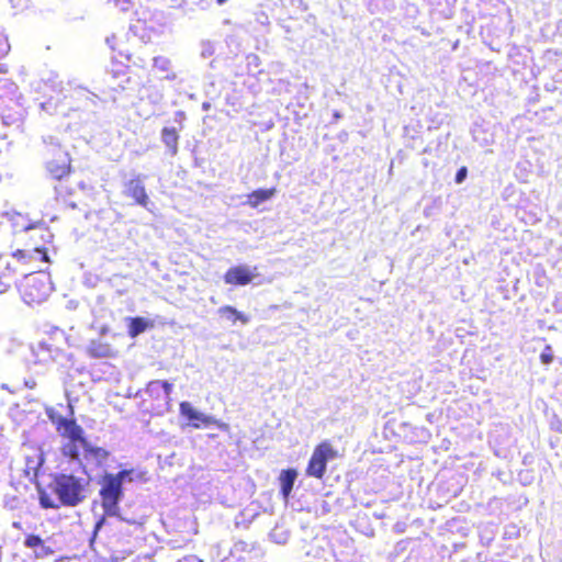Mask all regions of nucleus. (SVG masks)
I'll return each mask as SVG.
<instances>
[{
    "label": "nucleus",
    "mask_w": 562,
    "mask_h": 562,
    "mask_svg": "<svg viewBox=\"0 0 562 562\" xmlns=\"http://www.w3.org/2000/svg\"><path fill=\"white\" fill-rule=\"evenodd\" d=\"M154 327V322L144 317H131L127 319V334L131 338H135L142 333Z\"/></svg>",
    "instance_id": "obj_15"
},
{
    "label": "nucleus",
    "mask_w": 562,
    "mask_h": 562,
    "mask_svg": "<svg viewBox=\"0 0 562 562\" xmlns=\"http://www.w3.org/2000/svg\"><path fill=\"white\" fill-rule=\"evenodd\" d=\"M125 474V472L105 473L101 477L99 495L104 516L114 517L119 515V503L124 495L122 477Z\"/></svg>",
    "instance_id": "obj_4"
},
{
    "label": "nucleus",
    "mask_w": 562,
    "mask_h": 562,
    "mask_svg": "<svg viewBox=\"0 0 562 562\" xmlns=\"http://www.w3.org/2000/svg\"><path fill=\"white\" fill-rule=\"evenodd\" d=\"M200 562H203V561H200Z\"/></svg>",
    "instance_id": "obj_28"
},
{
    "label": "nucleus",
    "mask_w": 562,
    "mask_h": 562,
    "mask_svg": "<svg viewBox=\"0 0 562 562\" xmlns=\"http://www.w3.org/2000/svg\"><path fill=\"white\" fill-rule=\"evenodd\" d=\"M172 385L167 381L155 380L150 381L146 386V393L155 398H160L166 403L170 400Z\"/></svg>",
    "instance_id": "obj_13"
},
{
    "label": "nucleus",
    "mask_w": 562,
    "mask_h": 562,
    "mask_svg": "<svg viewBox=\"0 0 562 562\" xmlns=\"http://www.w3.org/2000/svg\"><path fill=\"white\" fill-rule=\"evenodd\" d=\"M255 273L247 266H234L224 273V282L234 286H244L252 282Z\"/></svg>",
    "instance_id": "obj_9"
},
{
    "label": "nucleus",
    "mask_w": 562,
    "mask_h": 562,
    "mask_svg": "<svg viewBox=\"0 0 562 562\" xmlns=\"http://www.w3.org/2000/svg\"><path fill=\"white\" fill-rule=\"evenodd\" d=\"M108 330H109V328H108L106 326H104V327H102V328L100 329V333H101V334H105V333H108Z\"/></svg>",
    "instance_id": "obj_26"
},
{
    "label": "nucleus",
    "mask_w": 562,
    "mask_h": 562,
    "mask_svg": "<svg viewBox=\"0 0 562 562\" xmlns=\"http://www.w3.org/2000/svg\"><path fill=\"white\" fill-rule=\"evenodd\" d=\"M49 419L57 434L67 440V443L61 447L63 454L71 460H79V448L87 440L83 428L74 417L67 418L59 414H49Z\"/></svg>",
    "instance_id": "obj_3"
},
{
    "label": "nucleus",
    "mask_w": 562,
    "mask_h": 562,
    "mask_svg": "<svg viewBox=\"0 0 562 562\" xmlns=\"http://www.w3.org/2000/svg\"><path fill=\"white\" fill-rule=\"evenodd\" d=\"M46 154V170L53 179L64 180L72 173L70 155L61 146L52 144L47 147Z\"/></svg>",
    "instance_id": "obj_7"
},
{
    "label": "nucleus",
    "mask_w": 562,
    "mask_h": 562,
    "mask_svg": "<svg viewBox=\"0 0 562 562\" xmlns=\"http://www.w3.org/2000/svg\"><path fill=\"white\" fill-rule=\"evenodd\" d=\"M104 522V517H102L97 524H95V530H99L101 528V526L103 525Z\"/></svg>",
    "instance_id": "obj_25"
},
{
    "label": "nucleus",
    "mask_w": 562,
    "mask_h": 562,
    "mask_svg": "<svg viewBox=\"0 0 562 562\" xmlns=\"http://www.w3.org/2000/svg\"><path fill=\"white\" fill-rule=\"evenodd\" d=\"M218 4H223L226 0H216Z\"/></svg>",
    "instance_id": "obj_27"
},
{
    "label": "nucleus",
    "mask_w": 562,
    "mask_h": 562,
    "mask_svg": "<svg viewBox=\"0 0 562 562\" xmlns=\"http://www.w3.org/2000/svg\"><path fill=\"white\" fill-rule=\"evenodd\" d=\"M87 353L91 358H113L117 355V351L110 342L99 338L89 342Z\"/></svg>",
    "instance_id": "obj_12"
},
{
    "label": "nucleus",
    "mask_w": 562,
    "mask_h": 562,
    "mask_svg": "<svg viewBox=\"0 0 562 562\" xmlns=\"http://www.w3.org/2000/svg\"><path fill=\"white\" fill-rule=\"evenodd\" d=\"M179 412L182 417L189 420V425L193 428L198 429L201 427H207L210 425H217L220 427L222 426V424H220L212 416H207L198 412L189 402H181L179 404Z\"/></svg>",
    "instance_id": "obj_8"
},
{
    "label": "nucleus",
    "mask_w": 562,
    "mask_h": 562,
    "mask_svg": "<svg viewBox=\"0 0 562 562\" xmlns=\"http://www.w3.org/2000/svg\"><path fill=\"white\" fill-rule=\"evenodd\" d=\"M53 290L49 277L45 274L26 276L19 291L23 301L29 305H38L46 301Z\"/></svg>",
    "instance_id": "obj_5"
},
{
    "label": "nucleus",
    "mask_w": 562,
    "mask_h": 562,
    "mask_svg": "<svg viewBox=\"0 0 562 562\" xmlns=\"http://www.w3.org/2000/svg\"><path fill=\"white\" fill-rule=\"evenodd\" d=\"M467 175H468V169L465 166L461 167L457 173H456V182L457 183H462L464 181V179L467 178Z\"/></svg>",
    "instance_id": "obj_23"
},
{
    "label": "nucleus",
    "mask_w": 562,
    "mask_h": 562,
    "mask_svg": "<svg viewBox=\"0 0 562 562\" xmlns=\"http://www.w3.org/2000/svg\"><path fill=\"white\" fill-rule=\"evenodd\" d=\"M297 472L295 469H285L282 470L279 476L280 485H281V495L284 499H288L296 480Z\"/></svg>",
    "instance_id": "obj_16"
},
{
    "label": "nucleus",
    "mask_w": 562,
    "mask_h": 562,
    "mask_svg": "<svg viewBox=\"0 0 562 562\" xmlns=\"http://www.w3.org/2000/svg\"><path fill=\"white\" fill-rule=\"evenodd\" d=\"M553 359H554V356H553L552 347L550 345H547L540 353V361L543 364H549L553 361Z\"/></svg>",
    "instance_id": "obj_21"
},
{
    "label": "nucleus",
    "mask_w": 562,
    "mask_h": 562,
    "mask_svg": "<svg viewBox=\"0 0 562 562\" xmlns=\"http://www.w3.org/2000/svg\"><path fill=\"white\" fill-rule=\"evenodd\" d=\"M337 457L338 451L329 440L321 441L315 446L307 462L305 468L306 476L323 480L327 471V463Z\"/></svg>",
    "instance_id": "obj_6"
},
{
    "label": "nucleus",
    "mask_w": 562,
    "mask_h": 562,
    "mask_svg": "<svg viewBox=\"0 0 562 562\" xmlns=\"http://www.w3.org/2000/svg\"><path fill=\"white\" fill-rule=\"evenodd\" d=\"M124 194L133 199L135 204L143 207H147L149 204V196L139 177L133 178L125 183Z\"/></svg>",
    "instance_id": "obj_10"
},
{
    "label": "nucleus",
    "mask_w": 562,
    "mask_h": 562,
    "mask_svg": "<svg viewBox=\"0 0 562 562\" xmlns=\"http://www.w3.org/2000/svg\"><path fill=\"white\" fill-rule=\"evenodd\" d=\"M52 488L57 495L59 503H55L46 492L41 491L40 504L43 508L75 507L86 497L81 480L72 474H56L53 479Z\"/></svg>",
    "instance_id": "obj_2"
},
{
    "label": "nucleus",
    "mask_w": 562,
    "mask_h": 562,
    "mask_svg": "<svg viewBox=\"0 0 562 562\" xmlns=\"http://www.w3.org/2000/svg\"><path fill=\"white\" fill-rule=\"evenodd\" d=\"M56 181L57 183L54 187L56 199L65 202L68 196H71L75 193V186L72 183H68V178Z\"/></svg>",
    "instance_id": "obj_20"
},
{
    "label": "nucleus",
    "mask_w": 562,
    "mask_h": 562,
    "mask_svg": "<svg viewBox=\"0 0 562 562\" xmlns=\"http://www.w3.org/2000/svg\"><path fill=\"white\" fill-rule=\"evenodd\" d=\"M161 140L168 148L171 156L177 155L179 134L175 127H164L161 130Z\"/></svg>",
    "instance_id": "obj_17"
},
{
    "label": "nucleus",
    "mask_w": 562,
    "mask_h": 562,
    "mask_svg": "<svg viewBox=\"0 0 562 562\" xmlns=\"http://www.w3.org/2000/svg\"><path fill=\"white\" fill-rule=\"evenodd\" d=\"M25 247L10 255L0 252V293L11 289L20 274L31 276L42 271V265L49 263L47 248L37 243V238L50 243L54 235L46 227L26 233Z\"/></svg>",
    "instance_id": "obj_1"
},
{
    "label": "nucleus",
    "mask_w": 562,
    "mask_h": 562,
    "mask_svg": "<svg viewBox=\"0 0 562 562\" xmlns=\"http://www.w3.org/2000/svg\"><path fill=\"white\" fill-rule=\"evenodd\" d=\"M121 472H125L127 474L123 475L122 477V484L124 483V481H128V482H132L134 480V470L133 469H130V470H122Z\"/></svg>",
    "instance_id": "obj_24"
},
{
    "label": "nucleus",
    "mask_w": 562,
    "mask_h": 562,
    "mask_svg": "<svg viewBox=\"0 0 562 562\" xmlns=\"http://www.w3.org/2000/svg\"><path fill=\"white\" fill-rule=\"evenodd\" d=\"M24 547L34 550L36 559H44L54 554V550L46 546L44 540L38 535L29 533L24 538Z\"/></svg>",
    "instance_id": "obj_11"
},
{
    "label": "nucleus",
    "mask_w": 562,
    "mask_h": 562,
    "mask_svg": "<svg viewBox=\"0 0 562 562\" xmlns=\"http://www.w3.org/2000/svg\"><path fill=\"white\" fill-rule=\"evenodd\" d=\"M80 447L85 451V458L94 461L97 465H102L110 457V451L102 447L92 446L88 440Z\"/></svg>",
    "instance_id": "obj_14"
},
{
    "label": "nucleus",
    "mask_w": 562,
    "mask_h": 562,
    "mask_svg": "<svg viewBox=\"0 0 562 562\" xmlns=\"http://www.w3.org/2000/svg\"><path fill=\"white\" fill-rule=\"evenodd\" d=\"M218 313L223 316H226L228 321L233 324L236 322H240L241 324H247L249 322V317L244 313L237 311L235 307L231 305H224L218 310Z\"/></svg>",
    "instance_id": "obj_19"
},
{
    "label": "nucleus",
    "mask_w": 562,
    "mask_h": 562,
    "mask_svg": "<svg viewBox=\"0 0 562 562\" xmlns=\"http://www.w3.org/2000/svg\"><path fill=\"white\" fill-rule=\"evenodd\" d=\"M10 52V44L8 37L0 32V59L8 55Z\"/></svg>",
    "instance_id": "obj_22"
},
{
    "label": "nucleus",
    "mask_w": 562,
    "mask_h": 562,
    "mask_svg": "<svg viewBox=\"0 0 562 562\" xmlns=\"http://www.w3.org/2000/svg\"><path fill=\"white\" fill-rule=\"evenodd\" d=\"M276 188L257 189L247 195V203L251 207H257L262 202L270 200L276 194Z\"/></svg>",
    "instance_id": "obj_18"
}]
</instances>
